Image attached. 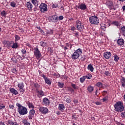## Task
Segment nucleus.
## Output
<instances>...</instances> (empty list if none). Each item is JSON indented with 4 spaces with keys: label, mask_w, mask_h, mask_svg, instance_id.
Segmentation results:
<instances>
[{
    "label": "nucleus",
    "mask_w": 125,
    "mask_h": 125,
    "mask_svg": "<svg viewBox=\"0 0 125 125\" xmlns=\"http://www.w3.org/2000/svg\"><path fill=\"white\" fill-rule=\"evenodd\" d=\"M16 106L18 107L17 112L19 113V115L24 116L28 114V109L25 106L21 105V104L19 103H17Z\"/></svg>",
    "instance_id": "nucleus-1"
},
{
    "label": "nucleus",
    "mask_w": 125,
    "mask_h": 125,
    "mask_svg": "<svg viewBox=\"0 0 125 125\" xmlns=\"http://www.w3.org/2000/svg\"><path fill=\"white\" fill-rule=\"evenodd\" d=\"M114 110L116 112H122L125 109V107L123 105V103L121 102H118L114 104Z\"/></svg>",
    "instance_id": "nucleus-2"
},
{
    "label": "nucleus",
    "mask_w": 125,
    "mask_h": 125,
    "mask_svg": "<svg viewBox=\"0 0 125 125\" xmlns=\"http://www.w3.org/2000/svg\"><path fill=\"white\" fill-rule=\"evenodd\" d=\"M82 53H83V51H82V49L81 48L78 49L71 55L72 59H74V60H76V59H78V58H79V57H80V56L82 55Z\"/></svg>",
    "instance_id": "nucleus-3"
},
{
    "label": "nucleus",
    "mask_w": 125,
    "mask_h": 125,
    "mask_svg": "<svg viewBox=\"0 0 125 125\" xmlns=\"http://www.w3.org/2000/svg\"><path fill=\"white\" fill-rule=\"evenodd\" d=\"M90 23L92 25H97L99 23V20L97 16H91L89 18Z\"/></svg>",
    "instance_id": "nucleus-4"
},
{
    "label": "nucleus",
    "mask_w": 125,
    "mask_h": 125,
    "mask_svg": "<svg viewBox=\"0 0 125 125\" xmlns=\"http://www.w3.org/2000/svg\"><path fill=\"white\" fill-rule=\"evenodd\" d=\"M40 11L42 13H44V12H46L47 11V5L44 3H42L40 5Z\"/></svg>",
    "instance_id": "nucleus-5"
},
{
    "label": "nucleus",
    "mask_w": 125,
    "mask_h": 125,
    "mask_svg": "<svg viewBox=\"0 0 125 125\" xmlns=\"http://www.w3.org/2000/svg\"><path fill=\"white\" fill-rule=\"evenodd\" d=\"M38 109L39 110V112L42 113V115H46L48 112V109L47 107L39 106Z\"/></svg>",
    "instance_id": "nucleus-6"
},
{
    "label": "nucleus",
    "mask_w": 125,
    "mask_h": 125,
    "mask_svg": "<svg viewBox=\"0 0 125 125\" xmlns=\"http://www.w3.org/2000/svg\"><path fill=\"white\" fill-rule=\"evenodd\" d=\"M76 27L79 31L83 30L84 28L83 24L80 21H77L76 22Z\"/></svg>",
    "instance_id": "nucleus-7"
},
{
    "label": "nucleus",
    "mask_w": 125,
    "mask_h": 125,
    "mask_svg": "<svg viewBox=\"0 0 125 125\" xmlns=\"http://www.w3.org/2000/svg\"><path fill=\"white\" fill-rule=\"evenodd\" d=\"M34 55L36 56V57H37V58H41V56H42V54L41 53V51L39 50V48L38 47L34 48Z\"/></svg>",
    "instance_id": "nucleus-8"
},
{
    "label": "nucleus",
    "mask_w": 125,
    "mask_h": 125,
    "mask_svg": "<svg viewBox=\"0 0 125 125\" xmlns=\"http://www.w3.org/2000/svg\"><path fill=\"white\" fill-rule=\"evenodd\" d=\"M106 6L109 8V9L111 10L112 9H115L114 8V3H113V1L111 0H108L105 3Z\"/></svg>",
    "instance_id": "nucleus-9"
},
{
    "label": "nucleus",
    "mask_w": 125,
    "mask_h": 125,
    "mask_svg": "<svg viewBox=\"0 0 125 125\" xmlns=\"http://www.w3.org/2000/svg\"><path fill=\"white\" fill-rule=\"evenodd\" d=\"M12 42H13V41H7L6 40H4L2 41V43L5 46V47H11V45L12 44Z\"/></svg>",
    "instance_id": "nucleus-10"
},
{
    "label": "nucleus",
    "mask_w": 125,
    "mask_h": 125,
    "mask_svg": "<svg viewBox=\"0 0 125 125\" xmlns=\"http://www.w3.org/2000/svg\"><path fill=\"white\" fill-rule=\"evenodd\" d=\"M35 110L34 109L30 110L29 112V115L27 116L29 120H32L33 119V118L34 117V115H35Z\"/></svg>",
    "instance_id": "nucleus-11"
},
{
    "label": "nucleus",
    "mask_w": 125,
    "mask_h": 125,
    "mask_svg": "<svg viewBox=\"0 0 125 125\" xmlns=\"http://www.w3.org/2000/svg\"><path fill=\"white\" fill-rule=\"evenodd\" d=\"M49 19L52 22H55L57 21H58V17L56 15L51 16L49 17Z\"/></svg>",
    "instance_id": "nucleus-12"
},
{
    "label": "nucleus",
    "mask_w": 125,
    "mask_h": 125,
    "mask_svg": "<svg viewBox=\"0 0 125 125\" xmlns=\"http://www.w3.org/2000/svg\"><path fill=\"white\" fill-rule=\"evenodd\" d=\"M50 102L49 101L48 98H44L42 101V104L45 106H48L50 105Z\"/></svg>",
    "instance_id": "nucleus-13"
},
{
    "label": "nucleus",
    "mask_w": 125,
    "mask_h": 125,
    "mask_svg": "<svg viewBox=\"0 0 125 125\" xmlns=\"http://www.w3.org/2000/svg\"><path fill=\"white\" fill-rule=\"evenodd\" d=\"M76 7L79 9H81V10H85L86 9V5L82 3L79 5L76 6Z\"/></svg>",
    "instance_id": "nucleus-14"
},
{
    "label": "nucleus",
    "mask_w": 125,
    "mask_h": 125,
    "mask_svg": "<svg viewBox=\"0 0 125 125\" xmlns=\"http://www.w3.org/2000/svg\"><path fill=\"white\" fill-rule=\"evenodd\" d=\"M111 52H105L104 53V56L106 59H109L111 57Z\"/></svg>",
    "instance_id": "nucleus-15"
},
{
    "label": "nucleus",
    "mask_w": 125,
    "mask_h": 125,
    "mask_svg": "<svg viewBox=\"0 0 125 125\" xmlns=\"http://www.w3.org/2000/svg\"><path fill=\"white\" fill-rule=\"evenodd\" d=\"M58 108L59 110L62 111V112H63V111L65 110V106L63 104H59Z\"/></svg>",
    "instance_id": "nucleus-16"
},
{
    "label": "nucleus",
    "mask_w": 125,
    "mask_h": 125,
    "mask_svg": "<svg viewBox=\"0 0 125 125\" xmlns=\"http://www.w3.org/2000/svg\"><path fill=\"white\" fill-rule=\"evenodd\" d=\"M117 43L119 45H124L125 43V40L123 39H120L117 41Z\"/></svg>",
    "instance_id": "nucleus-17"
},
{
    "label": "nucleus",
    "mask_w": 125,
    "mask_h": 125,
    "mask_svg": "<svg viewBox=\"0 0 125 125\" xmlns=\"http://www.w3.org/2000/svg\"><path fill=\"white\" fill-rule=\"evenodd\" d=\"M27 7L28 8L29 10H32L33 8V5L32 4V3L30 2H27L26 3Z\"/></svg>",
    "instance_id": "nucleus-18"
},
{
    "label": "nucleus",
    "mask_w": 125,
    "mask_h": 125,
    "mask_svg": "<svg viewBox=\"0 0 125 125\" xmlns=\"http://www.w3.org/2000/svg\"><path fill=\"white\" fill-rule=\"evenodd\" d=\"M37 93H38V96H40L41 97L44 96V93H43L42 90H39L38 89H36Z\"/></svg>",
    "instance_id": "nucleus-19"
},
{
    "label": "nucleus",
    "mask_w": 125,
    "mask_h": 125,
    "mask_svg": "<svg viewBox=\"0 0 125 125\" xmlns=\"http://www.w3.org/2000/svg\"><path fill=\"white\" fill-rule=\"evenodd\" d=\"M10 92H11V93H12L15 95H17V94H18V92L17 91V90H15L14 88L10 89Z\"/></svg>",
    "instance_id": "nucleus-20"
},
{
    "label": "nucleus",
    "mask_w": 125,
    "mask_h": 125,
    "mask_svg": "<svg viewBox=\"0 0 125 125\" xmlns=\"http://www.w3.org/2000/svg\"><path fill=\"white\" fill-rule=\"evenodd\" d=\"M106 28H107V25H106V24L103 23L101 24V29L104 31V32L106 31Z\"/></svg>",
    "instance_id": "nucleus-21"
},
{
    "label": "nucleus",
    "mask_w": 125,
    "mask_h": 125,
    "mask_svg": "<svg viewBox=\"0 0 125 125\" xmlns=\"http://www.w3.org/2000/svg\"><path fill=\"white\" fill-rule=\"evenodd\" d=\"M12 44H13V45L11 46L12 48L16 49V48L18 47V44L17 42H14L13 41Z\"/></svg>",
    "instance_id": "nucleus-22"
},
{
    "label": "nucleus",
    "mask_w": 125,
    "mask_h": 125,
    "mask_svg": "<svg viewBox=\"0 0 125 125\" xmlns=\"http://www.w3.org/2000/svg\"><path fill=\"white\" fill-rule=\"evenodd\" d=\"M7 123L10 125H18L16 122H13L12 120H9L7 121Z\"/></svg>",
    "instance_id": "nucleus-23"
},
{
    "label": "nucleus",
    "mask_w": 125,
    "mask_h": 125,
    "mask_svg": "<svg viewBox=\"0 0 125 125\" xmlns=\"http://www.w3.org/2000/svg\"><path fill=\"white\" fill-rule=\"evenodd\" d=\"M92 78V75L91 74H88L86 76H84L82 78H80V79H91Z\"/></svg>",
    "instance_id": "nucleus-24"
},
{
    "label": "nucleus",
    "mask_w": 125,
    "mask_h": 125,
    "mask_svg": "<svg viewBox=\"0 0 125 125\" xmlns=\"http://www.w3.org/2000/svg\"><path fill=\"white\" fill-rule=\"evenodd\" d=\"M114 60L115 61V62H118L119 60H120V57L118 56L117 54H115L113 56Z\"/></svg>",
    "instance_id": "nucleus-25"
},
{
    "label": "nucleus",
    "mask_w": 125,
    "mask_h": 125,
    "mask_svg": "<svg viewBox=\"0 0 125 125\" xmlns=\"http://www.w3.org/2000/svg\"><path fill=\"white\" fill-rule=\"evenodd\" d=\"M87 69L88 70H89L91 72H92L94 70V68H93V66H92V64H90L88 65Z\"/></svg>",
    "instance_id": "nucleus-26"
},
{
    "label": "nucleus",
    "mask_w": 125,
    "mask_h": 125,
    "mask_svg": "<svg viewBox=\"0 0 125 125\" xmlns=\"http://www.w3.org/2000/svg\"><path fill=\"white\" fill-rule=\"evenodd\" d=\"M31 2L35 5V6H38V5H39V1L37 0H32Z\"/></svg>",
    "instance_id": "nucleus-27"
},
{
    "label": "nucleus",
    "mask_w": 125,
    "mask_h": 125,
    "mask_svg": "<svg viewBox=\"0 0 125 125\" xmlns=\"http://www.w3.org/2000/svg\"><path fill=\"white\" fill-rule=\"evenodd\" d=\"M18 87L19 88V89H22L24 87V83H20L18 84Z\"/></svg>",
    "instance_id": "nucleus-28"
},
{
    "label": "nucleus",
    "mask_w": 125,
    "mask_h": 125,
    "mask_svg": "<svg viewBox=\"0 0 125 125\" xmlns=\"http://www.w3.org/2000/svg\"><path fill=\"white\" fill-rule=\"evenodd\" d=\"M94 90L93 87L91 86H89L87 87V91L89 92H92Z\"/></svg>",
    "instance_id": "nucleus-29"
},
{
    "label": "nucleus",
    "mask_w": 125,
    "mask_h": 125,
    "mask_svg": "<svg viewBox=\"0 0 125 125\" xmlns=\"http://www.w3.org/2000/svg\"><path fill=\"white\" fill-rule=\"evenodd\" d=\"M71 85L74 90H78L79 88V87L75 84L72 83Z\"/></svg>",
    "instance_id": "nucleus-30"
},
{
    "label": "nucleus",
    "mask_w": 125,
    "mask_h": 125,
    "mask_svg": "<svg viewBox=\"0 0 125 125\" xmlns=\"http://www.w3.org/2000/svg\"><path fill=\"white\" fill-rule=\"evenodd\" d=\"M22 124H23L24 125H30V123L25 119L22 120Z\"/></svg>",
    "instance_id": "nucleus-31"
},
{
    "label": "nucleus",
    "mask_w": 125,
    "mask_h": 125,
    "mask_svg": "<svg viewBox=\"0 0 125 125\" xmlns=\"http://www.w3.org/2000/svg\"><path fill=\"white\" fill-rule=\"evenodd\" d=\"M45 83H47L48 85L51 84V82L48 79H45Z\"/></svg>",
    "instance_id": "nucleus-32"
},
{
    "label": "nucleus",
    "mask_w": 125,
    "mask_h": 125,
    "mask_svg": "<svg viewBox=\"0 0 125 125\" xmlns=\"http://www.w3.org/2000/svg\"><path fill=\"white\" fill-rule=\"evenodd\" d=\"M121 85H122V86L125 87V79H121Z\"/></svg>",
    "instance_id": "nucleus-33"
},
{
    "label": "nucleus",
    "mask_w": 125,
    "mask_h": 125,
    "mask_svg": "<svg viewBox=\"0 0 125 125\" xmlns=\"http://www.w3.org/2000/svg\"><path fill=\"white\" fill-rule=\"evenodd\" d=\"M0 14L2 17H5V16H6V12H5L4 10L1 12Z\"/></svg>",
    "instance_id": "nucleus-34"
},
{
    "label": "nucleus",
    "mask_w": 125,
    "mask_h": 125,
    "mask_svg": "<svg viewBox=\"0 0 125 125\" xmlns=\"http://www.w3.org/2000/svg\"><path fill=\"white\" fill-rule=\"evenodd\" d=\"M58 86H59L61 88H62L64 86V84L60 82H59L58 83Z\"/></svg>",
    "instance_id": "nucleus-35"
},
{
    "label": "nucleus",
    "mask_w": 125,
    "mask_h": 125,
    "mask_svg": "<svg viewBox=\"0 0 125 125\" xmlns=\"http://www.w3.org/2000/svg\"><path fill=\"white\" fill-rule=\"evenodd\" d=\"M28 107L29 109H35V106H34L33 104L32 103H29L28 104Z\"/></svg>",
    "instance_id": "nucleus-36"
},
{
    "label": "nucleus",
    "mask_w": 125,
    "mask_h": 125,
    "mask_svg": "<svg viewBox=\"0 0 125 125\" xmlns=\"http://www.w3.org/2000/svg\"><path fill=\"white\" fill-rule=\"evenodd\" d=\"M112 24H114V25H115L117 27H118V26H120V22H119L118 21H114L112 22Z\"/></svg>",
    "instance_id": "nucleus-37"
},
{
    "label": "nucleus",
    "mask_w": 125,
    "mask_h": 125,
    "mask_svg": "<svg viewBox=\"0 0 125 125\" xmlns=\"http://www.w3.org/2000/svg\"><path fill=\"white\" fill-rule=\"evenodd\" d=\"M96 86H98L99 87L102 88L103 86V84L100 82H99L96 84Z\"/></svg>",
    "instance_id": "nucleus-38"
},
{
    "label": "nucleus",
    "mask_w": 125,
    "mask_h": 125,
    "mask_svg": "<svg viewBox=\"0 0 125 125\" xmlns=\"http://www.w3.org/2000/svg\"><path fill=\"white\" fill-rule=\"evenodd\" d=\"M47 35H52L53 34V30H50L46 31Z\"/></svg>",
    "instance_id": "nucleus-39"
},
{
    "label": "nucleus",
    "mask_w": 125,
    "mask_h": 125,
    "mask_svg": "<svg viewBox=\"0 0 125 125\" xmlns=\"http://www.w3.org/2000/svg\"><path fill=\"white\" fill-rule=\"evenodd\" d=\"M10 5L11 6H12V7H15V6H16V3L14 1L11 2Z\"/></svg>",
    "instance_id": "nucleus-40"
},
{
    "label": "nucleus",
    "mask_w": 125,
    "mask_h": 125,
    "mask_svg": "<svg viewBox=\"0 0 125 125\" xmlns=\"http://www.w3.org/2000/svg\"><path fill=\"white\" fill-rule=\"evenodd\" d=\"M20 40V37H19V36H18V35H15V42H17V41H19Z\"/></svg>",
    "instance_id": "nucleus-41"
},
{
    "label": "nucleus",
    "mask_w": 125,
    "mask_h": 125,
    "mask_svg": "<svg viewBox=\"0 0 125 125\" xmlns=\"http://www.w3.org/2000/svg\"><path fill=\"white\" fill-rule=\"evenodd\" d=\"M41 46H43V47L47 45V44L45 42H41Z\"/></svg>",
    "instance_id": "nucleus-42"
},
{
    "label": "nucleus",
    "mask_w": 125,
    "mask_h": 125,
    "mask_svg": "<svg viewBox=\"0 0 125 125\" xmlns=\"http://www.w3.org/2000/svg\"><path fill=\"white\" fill-rule=\"evenodd\" d=\"M65 101H66V102L67 103H71V99H70V97H69V98L66 99Z\"/></svg>",
    "instance_id": "nucleus-43"
},
{
    "label": "nucleus",
    "mask_w": 125,
    "mask_h": 125,
    "mask_svg": "<svg viewBox=\"0 0 125 125\" xmlns=\"http://www.w3.org/2000/svg\"><path fill=\"white\" fill-rule=\"evenodd\" d=\"M48 51L49 52V53L50 54H51V53H52V52H53V50H52V48H51V47H48Z\"/></svg>",
    "instance_id": "nucleus-44"
},
{
    "label": "nucleus",
    "mask_w": 125,
    "mask_h": 125,
    "mask_svg": "<svg viewBox=\"0 0 125 125\" xmlns=\"http://www.w3.org/2000/svg\"><path fill=\"white\" fill-rule=\"evenodd\" d=\"M34 87L36 88V89H38L40 87V85L37 83H34Z\"/></svg>",
    "instance_id": "nucleus-45"
},
{
    "label": "nucleus",
    "mask_w": 125,
    "mask_h": 125,
    "mask_svg": "<svg viewBox=\"0 0 125 125\" xmlns=\"http://www.w3.org/2000/svg\"><path fill=\"white\" fill-rule=\"evenodd\" d=\"M12 73H17V70L15 68H13L11 69Z\"/></svg>",
    "instance_id": "nucleus-46"
},
{
    "label": "nucleus",
    "mask_w": 125,
    "mask_h": 125,
    "mask_svg": "<svg viewBox=\"0 0 125 125\" xmlns=\"http://www.w3.org/2000/svg\"><path fill=\"white\" fill-rule=\"evenodd\" d=\"M107 100H108V97L107 96L104 97V98H103V102H106Z\"/></svg>",
    "instance_id": "nucleus-47"
},
{
    "label": "nucleus",
    "mask_w": 125,
    "mask_h": 125,
    "mask_svg": "<svg viewBox=\"0 0 125 125\" xmlns=\"http://www.w3.org/2000/svg\"><path fill=\"white\" fill-rule=\"evenodd\" d=\"M121 116L123 118H125V112H121Z\"/></svg>",
    "instance_id": "nucleus-48"
},
{
    "label": "nucleus",
    "mask_w": 125,
    "mask_h": 125,
    "mask_svg": "<svg viewBox=\"0 0 125 125\" xmlns=\"http://www.w3.org/2000/svg\"><path fill=\"white\" fill-rule=\"evenodd\" d=\"M64 17H63V16H60L59 18H58V20L59 21H61V20H63Z\"/></svg>",
    "instance_id": "nucleus-49"
},
{
    "label": "nucleus",
    "mask_w": 125,
    "mask_h": 125,
    "mask_svg": "<svg viewBox=\"0 0 125 125\" xmlns=\"http://www.w3.org/2000/svg\"><path fill=\"white\" fill-rule=\"evenodd\" d=\"M26 52H27V51L24 49H22L21 50V53L22 54H26Z\"/></svg>",
    "instance_id": "nucleus-50"
},
{
    "label": "nucleus",
    "mask_w": 125,
    "mask_h": 125,
    "mask_svg": "<svg viewBox=\"0 0 125 125\" xmlns=\"http://www.w3.org/2000/svg\"><path fill=\"white\" fill-rule=\"evenodd\" d=\"M52 7L53 8H56V7H58V5H57L56 4H53L52 5Z\"/></svg>",
    "instance_id": "nucleus-51"
},
{
    "label": "nucleus",
    "mask_w": 125,
    "mask_h": 125,
    "mask_svg": "<svg viewBox=\"0 0 125 125\" xmlns=\"http://www.w3.org/2000/svg\"><path fill=\"white\" fill-rule=\"evenodd\" d=\"M5 105H0V110H3L5 109Z\"/></svg>",
    "instance_id": "nucleus-52"
},
{
    "label": "nucleus",
    "mask_w": 125,
    "mask_h": 125,
    "mask_svg": "<svg viewBox=\"0 0 125 125\" xmlns=\"http://www.w3.org/2000/svg\"><path fill=\"white\" fill-rule=\"evenodd\" d=\"M107 92L106 91H104L102 92V95H103V96H105V95L107 94Z\"/></svg>",
    "instance_id": "nucleus-53"
},
{
    "label": "nucleus",
    "mask_w": 125,
    "mask_h": 125,
    "mask_svg": "<svg viewBox=\"0 0 125 125\" xmlns=\"http://www.w3.org/2000/svg\"><path fill=\"white\" fill-rule=\"evenodd\" d=\"M19 90L20 91V92L22 93H23L25 92V90L23 88H22V89H20Z\"/></svg>",
    "instance_id": "nucleus-54"
},
{
    "label": "nucleus",
    "mask_w": 125,
    "mask_h": 125,
    "mask_svg": "<svg viewBox=\"0 0 125 125\" xmlns=\"http://www.w3.org/2000/svg\"><path fill=\"white\" fill-rule=\"evenodd\" d=\"M73 103L75 104H77L79 103V102H78V100H77V99H74L73 100Z\"/></svg>",
    "instance_id": "nucleus-55"
},
{
    "label": "nucleus",
    "mask_w": 125,
    "mask_h": 125,
    "mask_svg": "<svg viewBox=\"0 0 125 125\" xmlns=\"http://www.w3.org/2000/svg\"><path fill=\"white\" fill-rule=\"evenodd\" d=\"M9 108L11 109H13L14 108V105H9Z\"/></svg>",
    "instance_id": "nucleus-56"
},
{
    "label": "nucleus",
    "mask_w": 125,
    "mask_h": 125,
    "mask_svg": "<svg viewBox=\"0 0 125 125\" xmlns=\"http://www.w3.org/2000/svg\"><path fill=\"white\" fill-rule=\"evenodd\" d=\"M85 81V79H80V82L83 83Z\"/></svg>",
    "instance_id": "nucleus-57"
},
{
    "label": "nucleus",
    "mask_w": 125,
    "mask_h": 125,
    "mask_svg": "<svg viewBox=\"0 0 125 125\" xmlns=\"http://www.w3.org/2000/svg\"><path fill=\"white\" fill-rule=\"evenodd\" d=\"M109 74H110L109 73V71H105L104 73V75H105L106 76H109Z\"/></svg>",
    "instance_id": "nucleus-58"
},
{
    "label": "nucleus",
    "mask_w": 125,
    "mask_h": 125,
    "mask_svg": "<svg viewBox=\"0 0 125 125\" xmlns=\"http://www.w3.org/2000/svg\"><path fill=\"white\" fill-rule=\"evenodd\" d=\"M54 76H55L56 78H59V77H60V75H59V74H54Z\"/></svg>",
    "instance_id": "nucleus-59"
},
{
    "label": "nucleus",
    "mask_w": 125,
    "mask_h": 125,
    "mask_svg": "<svg viewBox=\"0 0 125 125\" xmlns=\"http://www.w3.org/2000/svg\"><path fill=\"white\" fill-rule=\"evenodd\" d=\"M40 32H41V33H42V35H44V32L43 31V30L40 29Z\"/></svg>",
    "instance_id": "nucleus-60"
},
{
    "label": "nucleus",
    "mask_w": 125,
    "mask_h": 125,
    "mask_svg": "<svg viewBox=\"0 0 125 125\" xmlns=\"http://www.w3.org/2000/svg\"><path fill=\"white\" fill-rule=\"evenodd\" d=\"M95 104H97V105H100L101 103L100 102H96Z\"/></svg>",
    "instance_id": "nucleus-61"
},
{
    "label": "nucleus",
    "mask_w": 125,
    "mask_h": 125,
    "mask_svg": "<svg viewBox=\"0 0 125 125\" xmlns=\"http://www.w3.org/2000/svg\"><path fill=\"white\" fill-rule=\"evenodd\" d=\"M75 29L76 28L74 26L72 27L71 28V31H75Z\"/></svg>",
    "instance_id": "nucleus-62"
},
{
    "label": "nucleus",
    "mask_w": 125,
    "mask_h": 125,
    "mask_svg": "<svg viewBox=\"0 0 125 125\" xmlns=\"http://www.w3.org/2000/svg\"><path fill=\"white\" fill-rule=\"evenodd\" d=\"M0 125H5L4 123L0 122Z\"/></svg>",
    "instance_id": "nucleus-63"
},
{
    "label": "nucleus",
    "mask_w": 125,
    "mask_h": 125,
    "mask_svg": "<svg viewBox=\"0 0 125 125\" xmlns=\"http://www.w3.org/2000/svg\"><path fill=\"white\" fill-rule=\"evenodd\" d=\"M123 9V11L125 12V5L123 6L122 7Z\"/></svg>",
    "instance_id": "nucleus-64"
}]
</instances>
